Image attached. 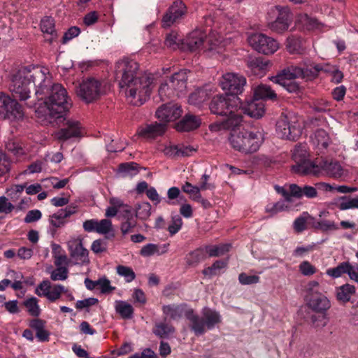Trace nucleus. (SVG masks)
<instances>
[{
	"instance_id": "1",
	"label": "nucleus",
	"mask_w": 358,
	"mask_h": 358,
	"mask_svg": "<svg viewBox=\"0 0 358 358\" xmlns=\"http://www.w3.org/2000/svg\"><path fill=\"white\" fill-rule=\"evenodd\" d=\"M115 69L120 87L126 88L125 93L128 97L137 99L134 104L142 105L150 96L152 78L150 76L142 75L138 63L129 57L119 59Z\"/></svg>"
},
{
	"instance_id": "2",
	"label": "nucleus",
	"mask_w": 358,
	"mask_h": 358,
	"mask_svg": "<svg viewBox=\"0 0 358 358\" xmlns=\"http://www.w3.org/2000/svg\"><path fill=\"white\" fill-rule=\"evenodd\" d=\"M51 85V77L47 69L33 68L19 70L12 78L10 90L15 99L25 101L30 97L31 88H36L35 94L38 97L48 90Z\"/></svg>"
},
{
	"instance_id": "3",
	"label": "nucleus",
	"mask_w": 358,
	"mask_h": 358,
	"mask_svg": "<svg viewBox=\"0 0 358 358\" xmlns=\"http://www.w3.org/2000/svg\"><path fill=\"white\" fill-rule=\"evenodd\" d=\"M48 95L45 99V107L36 110L38 114L44 112V118L48 122H52V119L62 117L71 107L72 103L66 89L60 84L51 85L49 90H45V93L38 96V99H43V96Z\"/></svg>"
},
{
	"instance_id": "4",
	"label": "nucleus",
	"mask_w": 358,
	"mask_h": 358,
	"mask_svg": "<svg viewBox=\"0 0 358 358\" xmlns=\"http://www.w3.org/2000/svg\"><path fill=\"white\" fill-rule=\"evenodd\" d=\"M228 140L234 150L248 154L259 150L264 141V137L260 130H248L241 128L229 134Z\"/></svg>"
},
{
	"instance_id": "5",
	"label": "nucleus",
	"mask_w": 358,
	"mask_h": 358,
	"mask_svg": "<svg viewBox=\"0 0 358 358\" xmlns=\"http://www.w3.org/2000/svg\"><path fill=\"white\" fill-rule=\"evenodd\" d=\"M268 28L273 32L282 34L287 31L293 20L292 14L287 6H275L268 13Z\"/></svg>"
},
{
	"instance_id": "6",
	"label": "nucleus",
	"mask_w": 358,
	"mask_h": 358,
	"mask_svg": "<svg viewBox=\"0 0 358 358\" xmlns=\"http://www.w3.org/2000/svg\"><path fill=\"white\" fill-rule=\"evenodd\" d=\"M306 173H311L315 176H326L334 179L346 176L348 173L341 164L336 160L323 159L319 164L309 165Z\"/></svg>"
},
{
	"instance_id": "7",
	"label": "nucleus",
	"mask_w": 358,
	"mask_h": 358,
	"mask_svg": "<svg viewBox=\"0 0 358 358\" xmlns=\"http://www.w3.org/2000/svg\"><path fill=\"white\" fill-rule=\"evenodd\" d=\"M239 103L241 99L238 96H229L228 94L216 95L211 100L209 108L213 114L222 116L236 110Z\"/></svg>"
},
{
	"instance_id": "8",
	"label": "nucleus",
	"mask_w": 358,
	"mask_h": 358,
	"mask_svg": "<svg viewBox=\"0 0 358 358\" xmlns=\"http://www.w3.org/2000/svg\"><path fill=\"white\" fill-rule=\"evenodd\" d=\"M24 117L22 106L3 93H0V119L17 121Z\"/></svg>"
},
{
	"instance_id": "9",
	"label": "nucleus",
	"mask_w": 358,
	"mask_h": 358,
	"mask_svg": "<svg viewBox=\"0 0 358 358\" xmlns=\"http://www.w3.org/2000/svg\"><path fill=\"white\" fill-rule=\"evenodd\" d=\"M329 71L328 65L323 66L321 64H310L305 66L294 65L287 66V72L288 73V76H292L291 78H299L306 79V80H312L318 76L320 72H328Z\"/></svg>"
},
{
	"instance_id": "10",
	"label": "nucleus",
	"mask_w": 358,
	"mask_h": 358,
	"mask_svg": "<svg viewBox=\"0 0 358 358\" xmlns=\"http://www.w3.org/2000/svg\"><path fill=\"white\" fill-rule=\"evenodd\" d=\"M248 43L254 50L264 55H271L279 48V43L274 38L263 34H255L248 38Z\"/></svg>"
},
{
	"instance_id": "11",
	"label": "nucleus",
	"mask_w": 358,
	"mask_h": 358,
	"mask_svg": "<svg viewBox=\"0 0 358 358\" xmlns=\"http://www.w3.org/2000/svg\"><path fill=\"white\" fill-rule=\"evenodd\" d=\"M222 116L224 118L222 120L217 121L209 126L211 131L216 132L222 130H229V134H231L234 130H240L241 129L243 116L241 112H238V109L233 110L231 113Z\"/></svg>"
},
{
	"instance_id": "12",
	"label": "nucleus",
	"mask_w": 358,
	"mask_h": 358,
	"mask_svg": "<svg viewBox=\"0 0 358 358\" xmlns=\"http://www.w3.org/2000/svg\"><path fill=\"white\" fill-rule=\"evenodd\" d=\"M101 94V83L94 78L83 80L77 90V94L87 103H90L99 98Z\"/></svg>"
},
{
	"instance_id": "13",
	"label": "nucleus",
	"mask_w": 358,
	"mask_h": 358,
	"mask_svg": "<svg viewBox=\"0 0 358 358\" xmlns=\"http://www.w3.org/2000/svg\"><path fill=\"white\" fill-rule=\"evenodd\" d=\"M246 85V78L234 73L224 74L220 80V85L223 90L229 93V96H238L241 94Z\"/></svg>"
},
{
	"instance_id": "14",
	"label": "nucleus",
	"mask_w": 358,
	"mask_h": 358,
	"mask_svg": "<svg viewBox=\"0 0 358 358\" xmlns=\"http://www.w3.org/2000/svg\"><path fill=\"white\" fill-rule=\"evenodd\" d=\"M309 154L306 145L299 144L294 147L292 153V159L296 162L292 167L294 173L301 175H310L311 173H306L309 165L315 164L308 159Z\"/></svg>"
},
{
	"instance_id": "15",
	"label": "nucleus",
	"mask_w": 358,
	"mask_h": 358,
	"mask_svg": "<svg viewBox=\"0 0 358 358\" xmlns=\"http://www.w3.org/2000/svg\"><path fill=\"white\" fill-rule=\"evenodd\" d=\"M67 292V289L62 285H51V282L46 280H43L36 288L35 294L40 297H45L50 302H55L60 299L62 293Z\"/></svg>"
},
{
	"instance_id": "16",
	"label": "nucleus",
	"mask_w": 358,
	"mask_h": 358,
	"mask_svg": "<svg viewBox=\"0 0 358 358\" xmlns=\"http://www.w3.org/2000/svg\"><path fill=\"white\" fill-rule=\"evenodd\" d=\"M187 13V7L180 0H176L168 8L162 18V27H169L179 22Z\"/></svg>"
},
{
	"instance_id": "17",
	"label": "nucleus",
	"mask_w": 358,
	"mask_h": 358,
	"mask_svg": "<svg viewBox=\"0 0 358 358\" xmlns=\"http://www.w3.org/2000/svg\"><path fill=\"white\" fill-rule=\"evenodd\" d=\"M67 245L70 257L75 264L90 263L89 251L83 247L82 239L72 238L68 241Z\"/></svg>"
},
{
	"instance_id": "18",
	"label": "nucleus",
	"mask_w": 358,
	"mask_h": 358,
	"mask_svg": "<svg viewBox=\"0 0 358 358\" xmlns=\"http://www.w3.org/2000/svg\"><path fill=\"white\" fill-rule=\"evenodd\" d=\"M276 132L281 138L296 141L301 135V129L289 123L287 115H282L276 122Z\"/></svg>"
},
{
	"instance_id": "19",
	"label": "nucleus",
	"mask_w": 358,
	"mask_h": 358,
	"mask_svg": "<svg viewBox=\"0 0 358 358\" xmlns=\"http://www.w3.org/2000/svg\"><path fill=\"white\" fill-rule=\"evenodd\" d=\"M167 129L165 123L152 122L138 127L137 134L146 140H153L164 134Z\"/></svg>"
},
{
	"instance_id": "20",
	"label": "nucleus",
	"mask_w": 358,
	"mask_h": 358,
	"mask_svg": "<svg viewBox=\"0 0 358 358\" xmlns=\"http://www.w3.org/2000/svg\"><path fill=\"white\" fill-rule=\"evenodd\" d=\"M180 106L169 103L162 106L156 111V117L161 121V123H165L174 121L179 118L182 115Z\"/></svg>"
},
{
	"instance_id": "21",
	"label": "nucleus",
	"mask_w": 358,
	"mask_h": 358,
	"mask_svg": "<svg viewBox=\"0 0 358 358\" xmlns=\"http://www.w3.org/2000/svg\"><path fill=\"white\" fill-rule=\"evenodd\" d=\"M287 67L280 71L276 76L271 77L269 79L274 83L283 87L290 93H296L300 91L301 87L298 83L294 81L296 78H291L287 72Z\"/></svg>"
},
{
	"instance_id": "22",
	"label": "nucleus",
	"mask_w": 358,
	"mask_h": 358,
	"mask_svg": "<svg viewBox=\"0 0 358 358\" xmlns=\"http://www.w3.org/2000/svg\"><path fill=\"white\" fill-rule=\"evenodd\" d=\"M81 129L79 122L69 120L64 127L55 134V136L59 141H66L71 138L80 137Z\"/></svg>"
},
{
	"instance_id": "23",
	"label": "nucleus",
	"mask_w": 358,
	"mask_h": 358,
	"mask_svg": "<svg viewBox=\"0 0 358 358\" xmlns=\"http://www.w3.org/2000/svg\"><path fill=\"white\" fill-rule=\"evenodd\" d=\"M242 111L251 117H262L265 112L264 103L263 101L258 99H252L243 103L241 101Z\"/></svg>"
},
{
	"instance_id": "24",
	"label": "nucleus",
	"mask_w": 358,
	"mask_h": 358,
	"mask_svg": "<svg viewBox=\"0 0 358 358\" xmlns=\"http://www.w3.org/2000/svg\"><path fill=\"white\" fill-rule=\"evenodd\" d=\"M201 120L192 113L185 115L176 124L174 128L180 132H188L199 127Z\"/></svg>"
},
{
	"instance_id": "25",
	"label": "nucleus",
	"mask_w": 358,
	"mask_h": 358,
	"mask_svg": "<svg viewBox=\"0 0 358 358\" xmlns=\"http://www.w3.org/2000/svg\"><path fill=\"white\" fill-rule=\"evenodd\" d=\"M307 306L313 311L325 315L327 310L331 308V304L329 299L322 294L308 299Z\"/></svg>"
},
{
	"instance_id": "26",
	"label": "nucleus",
	"mask_w": 358,
	"mask_h": 358,
	"mask_svg": "<svg viewBox=\"0 0 358 358\" xmlns=\"http://www.w3.org/2000/svg\"><path fill=\"white\" fill-rule=\"evenodd\" d=\"M206 39V34L204 32L194 30L188 35L185 44L190 51H196L203 46Z\"/></svg>"
},
{
	"instance_id": "27",
	"label": "nucleus",
	"mask_w": 358,
	"mask_h": 358,
	"mask_svg": "<svg viewBox=\"0 0 358 358\" xmlns=\"http://www.w3.org/2000/svg\"><path fill=\"white\" fill-rule=\"evenodd\" d=\"M310 138L313 145L321 152L326 150L331 143L328 133L322 129H317Z\"/></svg>"
},
{
	"instance_id": "28",
	"label": "nucleus",
	"mask_w": 358,
	"mask_h": 358,
	"mask_svg": "<svg viewBox=\"0 0 358 358\" xmlns=\"http://www.w3.org/2000/svg\"><path fill=\"white\" fill-rule=\"evenodd\" d=\"M76 212L75 207L67 206L64 209L59 210L50 217V222L55 229L62 227L65 224V218Z\"/></svg>"
},
{
	"instance_id": "29",
	"label": "nucleus",
	"mask_w": 358,
	"mask_h": 358,
	"mask_svg": "<svg viewBox=\"0 0 358 358\" xmlns=\"http://www.w3.org/2000/svg\"><path fill=\"white\" fill-rule=\"evenodd\" d=\"M187 319L191 322V329L194 332L196 336L202 335L204 334L206 329V324L203 317H200L199 315L194 313L193 310H189L185 313Z\"/></svg>"
},
{
	"instance_id": "30",
	"label": "nucleus",
	"mask_w": 358,
	"mask_h": 358,
	"mask_svg": "<svg viewBox=\"0 0 358 358\" xmlns=\"http://www.w3.org/2000/svg\"><path fill=\"white\" fill-rule=\"evenodd\" d=\"M289 190L294 195V197L300 199L303 196H306L308 199H313L317 196V189L309 185H304L303 187H299L296 184H291L289 185Z\"/></svg>"
},
{
	"instance_id": "31",
	"label": "nucleus",
	"mask_w": 358,
	"mask_h": 358,
	"mask_svg": "<svg viewBox=\"0 0 358 358\" xmlns=\"http://www.w3.org/2000/svg\"><path fill=\"white\" fill-rule=\"evenodd\" d=\"M355 292V287L347 283L336 287V297L339 302L345 303L350 301L352 296H353Z\"/></svg>"
},
{
	"instance_id": "32",
	"label": "nucleus",
	"mask_w": 358,
	"mask_h": 358,
	"mask_svg": "<svg viewBox=\"0 0 358 358\" xmlns=\"http://www.w3.org/2000/svg\"><path fill=\"white\" fill-rule=\"evenodd\" d=\"M137 224L136 219L131 210L127 209L124 210L122 215V221L121 223V232L123 235L129 234L131 231Z\"/></svg>"
},
{
	"instance_id": "33",
	"label": "nucleus",
	"mask_w": 358,
	"mask_h": 358,
	"mask_svg": "<svg viewBox=\"0 0 358 358\" xmlns=\"http://www.w3.org/2000/svg\"><path fill=\"white\" fill-rule=\"evenodd\" d=\"M254 98L261 101L264 99L276 100L277 94L270 86L261 84L255 88Z\"/></svg>"
},
{
	"instance_id": "34",
	"label": "nucleus",
	"mask_w": 358,
	"mask_h": 358,
	"mask_svg": "<svg viewBox=\"0 0 358 358\" xmlns=\"http://www.w3.org/2000/svg\"><path fill=\"white\" fill-rule=\"evenodd\" d=\"M41 29L43 33L50 35V38H48L50 43L57 37V34L55 29V20L52 17L46 16L41 21Z\"/></svg>"
},
{
	"instance_id": "35",
	"label": "nucleus",
	"mask_w": 358,
	"mask_h": 358,
	"mask_svg": "<svg viewBox=\"0 0 358 358\" xmlns=\"http://www.w3.org/2000/svg\"><path fill=\"white\" fill-rule=\"evenodd\" d=\"M268 61L261 57L250 58L248 61V66L255 74L264 73V71L268 66Z\"/></svg>"
},
{
	"instance_id": "36",
	"label": "nucleus",
	"mask_w": 358,
	"mask_h": 358,
	"mask_svg": "<svg viewBox=\"0 0 358 358\" xmlns=\"http://www.w3.org/2000/svg\"><path fill=\"white\" fill-rule=\"evenodd\" d=\"M286 48L291 54H300L303 51L302 40L296 36H289L286 41Z\"/></svg>"
},
{
	"instance_id": "37",
	"label": "nucleus",
	"mask_w": 358,
	"mask_h": 358,
	"mask_svg": "<svg viewBox=\"0 0 358 358\" xmlns=\"http://www.w3.org/2000/svg\"><path fill=\"white\" fill-rule=\"evenodd\" d=\"M203 317L208 329H212L221 322L220 314L213 310L206 309L203 313Z\"/></svg>"
},
{
	"instance_id": "38",
	"label": "nucleus",
	"mask_w": 358,
	"mask_h": 358,
	"mask_svg": "<svg viewBox=\"0 0 358 358\" xmlns=\"http://www.w3.org/2000/svg\"><path fill=\"white\" fill-rule=\"evenodd\" d=\"M153 333L160 338H168L170 334L175 332L174 327L165 322L156 323L153 330Z\"/></svg>"
},
{
	"instance_id": "39",
	"label": "nucleus",
	"mask_w": 358,
	"mask_h": 358,
	"mask_svg": "<svg viewBox=\"0 0 358 358\" xmlns=\"http://www.w3.org/2000/svg\"><path fill=\"white\" fill-rule=\"evenodd\" d=\"M185 306L186 304L166 305L163 306L162 310L165 315L170 316L172 320H178L182 317Z\"/></svg>"
},
{
	"instance_id": "40",
	"label": "nucleus",
	"mask_w": 358,
	"mask_h": 358,
	"mask_svg": "<svg viewBox=\"0 0 358 358\" xmlns=\"http://www.w3.org/2000/svg\"><path fill=\"white\" fill-rule=\"evenodd\" d=\"M118 172L122 177H132L139 172L138 164L135 162L122 163L119 165Z\"/></svg>"
},
{
	"instance_id": "41",
	"label": "nucleus",
	"mask_w": 358,
	"mask_h": 358,
	"mask_svg": "<svg viewBox=\"0 0 358 358\" xmlns=\"http://www.w3.org/2000/svg\"><path fill=\"white\" fill-rule=\"evenodd\" d=\"M206 258L204 248H199L189 252L186 257V262L189 266H195Z\"/></svg>"
},
{
	"instance_id": "42",
	"label": "nucleus",
	"mask_w": 358,
	"mask_h": 358,
	"mask_svg": "<svg viewBox=\"0 0 358 358\" xmlns=\"http://www.w3.org/2000/svg\"><path fill=\"white\" fill-rule=\"evenodd\" d=\"M115 311L124 319H131L133 316L134 308L131 305L123 301H117L115 304Z\"/></svg>"
},
{
	"instance_id": "43",
	"label": "nucleus",
	"mask_w": 358,
	"mask_h": 358,
	"mask_svg": "<svg viewBox=\"0 0 358 358\" xmlns=\"http://www.w3.org/2000/svg\"><path fill=\"white\" fill-rule=\"evenodd\" d=\"M38 300L36 297L31 296L23 302L28 313L33 317H38L41 314V308L38 306Z\"/></svg>"
},
{
	"instance_id": "44",
	"label": "nucleus",
	"mask_w": 358,
	"mask_h": 358,
	"mask_svg": "<svg viewBox=\"0 0 358 358\" xmlns=\"http://www.w3.org/2000/svg\"><path fill=\"white\" fill-rule=\"evenodd\" d=\"M230 244H223L220 245H206L204 248L206 254H208L209 257H219L224 255L229 250Z\"/></svg>"
},
{
	"instance_id": "45",
	"label": "nucleus",
	"mask_w": 358,
	"mask_h": 358,
	"mask_svg": "<svg viewBox=\"0 0 358 358\" xmlns=\"http://www.w3.org/2000/svg\"><path fill=\"white\" fill-rule=\"evenodd\" d=\"M313 220L312 227L322 231H328L337 229V227L334 221L320 220H315V218L310 217Z\"/></svg>"
},
{
	"instance_id": "46",
	"label": "nucleus",
	"mask_w": 358,
	"mask_h": 358,
	"mask_svg": "<svg viewBox=\"0 0 358 358\" xmlns=\"http://www.w3.org/2000/svg\"><path fill=\"white\" fill-rule=\"evenodd\" d=\"M341 202L338 205L341 210H345L351 208L358 209V196L351 198L346 196L340 198Z\"/></svg>"
},
{
	"instance_id": "47",
	"label": "nucleus",
	"mask_w": 358,
	"mask_h": 358,
	"mask_svg": "<svg viewBox=\"0 0 358 358\" xmlns=\"http://www.w3.org/2000/svg\"><path fill=\"white\" fill-rule=\"evenodd\" d=\"M151 214V205L148 202H142L136 207L135 217L140 220L148 219Z\"/></svg>"
},
{
	"instance_id": "48",
	"label": "nucleus",
	"mask_w": 358,
	"mask_h": 358,
	"mask_svg": "<svg viewBox=\"0 0 358 358\" xmlns=\"http://www.w3.org/2000/svg\"><path fill=\"white\" fill-rule=\"evenodd\" d=\"M117 273L123 277L127 282H131L136 278V273L131 267L118 265L116 267Z\"/></svg>"
},
{
	"instance_id": "49",
	"label": "nucleus",
	"mask_w": 358,
	"mask_h": 358,
	"mask_svg": "<svg viewBox=\"0 0 358 358\" xmlns=\"http://www.w3.org/2000/svg\"><path fill=\"white\" fill-rule=\"evenodd\" d=\"M349 262H342L340 264H338L336 267L328 269L327 271V273L329 276L336 278L341 276L344 273H346L347 271H349Z\"/></svg>"
},
{
	"instance_id": "50",
	"label": "nucleus",
	"mask_w": 358,
	"mask_h": 358,
	"mask_svg": "<svg viewBox=\"0 0 358 358\" xmlns=\"http://www.w3.org/2000/svg\"><path fill=\"white\" fill-rule=\"evenodd\" d=\"M159 95L162 101L172 99L176 96L173 90L171 87L169 82H165L161 84L159 88Z\"/></svg>"
},
{
	"instance_id": "51",
	"label": "nucleus",
	"mask_w": 358,
	"mask_h": 358,
	"mask_svg": "<svg viewBox=\"0 0 358 358\" xmlns=\"http://www.w3.org/2000/svg\"><path fill=\"white\" fill-rule=\"evenodd\" d=\"M182 189L184 192L190 195V198L195 201L201 199V190L200 187L196 186H193L190 182H186L182 187Z\"/></svg>"
},
{
	"instance_id": "52",
	"label": "nucleus",
	"mask_w": 358,
	"mask_h": 358,
	"mask_svg": "<svg viewBox=\"0 0 358 358\" xmlns=\"http://www.w3.org/2000/svg\"><path fill=\"white\" fill-rule=\"evenodd\" d=\"M164 247L165 248H167L166 245H164ZM165 252H166V249L162 251V253H164ZM156 253L161 254V252L159 250L158 245L153 243H148L144 245L140 251V254L143 257H150Z\"/></svg>"
},
{
	"instance_id": "53",
	"label": "nucleus",
	"mask_w": 358,
	"mask_h": 358,
	"mask_svg": "<svg viewBox=\"0 0 358 358\" xmlns=\"http://www.w3.org/2000/svg\"><path fill=\"white\" fill-rule=\"evenodd\" d=\"M6 148L8 151L12 152L15 155H22L24 150L20 143L13 139H9L6 142Z\"/></svg>"
},
{
	"instance_id": "54",
	"label": "nucleus",
	"mask_w": 358,
	"mask_h": 358,
	"mask_svg": "<svg viewBox=\"0 0 358 358\" xmlns=\"http://www.w3.org/2000/svg\"><path fill=\"white\" fill-rule=\"evenodd\" d=\"M25 187L26 184L13 185L7 190L8 196L13 201H16L20 197V195L23 192Z\"/></svg>"
},
{
	"instance_id": "55",
	"label": "nucleus",
	"mask_w": 358,
	"mask_h": 358,
	"mask_svg": "<svg viewBox=\"0 0 358 358\" xmlns=\"http://www.w3.org/2000/svg\"><path fill=\"white\" fill-rule=\"evenodd\" d=\"M182 225V218L179 215H175L171 217V223L168 227V231L171 235L178 233Z\"/></svg>"
},
{
	"instance_id": "56",
	"label": "nucleus",
	"mask_w": 358,
	"mask_h": 358,
	"mask_svg": "<svg viewBox=\"0 0 358 358\" xmlns=\"http://www.w3.org/2000/svg\"><path fill=\"white\" fill-rule=\"evenodd\" d=\"M68 269L66 267H57L50 273V278L53 281L65 280L68 278Z\"/></svg>"
},
{
	"instance_id": "57",
	"label": "nucleus",
	"mask_w": 358,
	"mask_h": 358,
	"mask_svg": "<svg viewBox=\"0 0 358 358\" xmlns=\"http://www.w3.org/2000/svg\"><path fill=\"white\" fill-rule=\"evenodd\" d=\"M309 217L310 219V216L308 215V213L307 212H304L303 213V215L302 216H300L299 217H297L294 222V230L299 233V232H302L303 231H304L306 227V218L307 217Z\"/></svg>"
},
{
	"instance_id": "58",
	"label": "nucleus",
	"mask_w": 358,
	"mask_h": 358,
	"mask_svg": "<svg viewBox=\"0 0 358 358\" xmlns=\"http://www.w3.org/2000/svg\"><path fill=\"white\" fill-rule=\"evenodd\" d=\"M288 208V206L285 204V201L280 200L275 203L268 205L266 208V210L272 215L276 214L279 212L285 210Z\"/></svg>"
},
{
	"instance_id": "59",
	"label": "nucleus",
	"mask_w": 358,
	"mask_h": 358,
	"mask_svg": "<svg viewBox=\"0 0 358 358\" xmlns=\"http://www.w3.org/2000/svg\"><path fill=\"white\" fill-rule=\"evenodd\" d=\"M306 300L313 297L314 296H317L319 294H322L319 289V283L317 281L313 280L308 283L306 287Z\"/></svg>"
},
{
	"instance_id": "60",
	"label": "nucleus",
	"mask_w": 358,
	"mask_h": 358,
	"mask_svg": "<svg viewBox=\"0 0 358 358\" xmlns=\"http://www.w3.org/2000/svg\"><path fill=\"white\" fill-rule=\"evenodd\" d=\"M91 250L95 254L102 253L107 250V242L104 239H97L93 241Z\"/></svg>"
},
{
	"instance_id": "61",
	"label": "nucleus",
	"mask_w": 358,
	"mask_h": 358,
	"mask_svg": "<svg viewBox=\"0 0 358 358\" xmlns=\"http://www.w3.org/2000/svg\"><path fill=\"white\" fill-rule=\"evenodd\" d=\"M112 230V222L110 220L103 219L98 222L96 232L101 234H106Z\"/></svg>"
},
{
	"instance_id": "62",
	"label": "nucleus",
	"mask_w": 358,
	"mask_h": 358,
	"mask_svg": "<svg viewBox=\"0 0 358 358\" xmlns=\"http://www.w3.org/2000/svg\"><path fill=\"white\" fill-rule=\"evenodd\" d=\"M98 286L101 289V292L106 294L109 293L115 290V287L110 285V281L106 277L103 276L97 280Z\"/></svg>"
},
{
	"instance_id": "63",
	"label": "nucleus",
	"mask_w": 358,
	"mask_h": 358,
	"mask_svg": "<svg viewBox=\"0 0 358 358\" xmlns=\"http://www.w3.org/2000/svg\"><path fill=\"white\" fill-rule=\"evenodd\" d=\"M238 280L242 285L256 284L259 281V277L256 275H248L245 273H241L238 275Z\"/></svg>"
},
{
	"instance_id": "64",
	"label": "nucleus",
	"mask_w": 358,
	"mask_h": 358,
	"mask_svg": "<svg viewBox=\"0 0 358 358\" xmlns=\"http://www.w3.org/2000/svg\"><path fill=\"white\" fill-rule=\"evenodd\" d=\"M180 40L178 39L177 34L174 32H171L166 35L164 44L173 49L176 50L178 47Z\"/></svg>"
}]
</instances>
